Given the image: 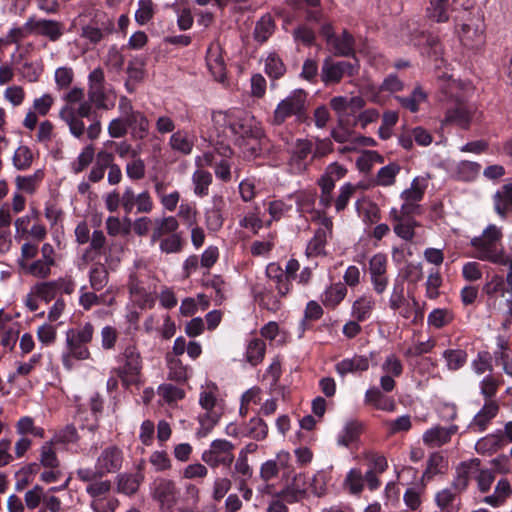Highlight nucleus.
I'll return each mask as SVG.
<instances>
[{
    "label": "nucleus",
    "mask_w": 512,
    "mask_h": 512,
    "mask_svg": "<svg viewBox=\"0 0 512 512\" xmlns=\"http://www.w3.org/2000/svg\"><path fill=\"white\" fill-rule=\"evenodd\" d=\"M39 461V466L42 465L45 468L57 469L59 467L60 462L51 442H47L41 447Z\"/></svg>",
    "instance_id": "nucleus-45"
},
{
    "label": "nucleus",
    "mask_w": 512,
    "mask_h": 512,
    "mask_svg": "<svg viewBox=\"0 0 512 512\" xmlns=\"http://www.w3.org/2000/svg\"><path fill=\"white\" fill-rule=\"evenodd\" d=\"M169 145L172 150L189 155L192 152L194 143L185 131L179 130L171 135Z\"/></svg>",
    "instance_id": "nucleus-29"
},
{
    "label": "nucleus",
    "mask_w": 512,
    "mask_h": 512,
    "mask_svg": "<svg viewBox=\"0 0 512 512\" xmlns=\"http://www.w3.org/2000/svg\"><path fill=\"white\" fill-rule=\"evenodd\" d=\"M365 402L378 410L393 411L395 409L394 400L385 396L377 387L369 388L366 391Z\"/></svg>",
    "instance_id": "nucleus-23"
},
{
    "label": "nucleus",
    "mask_w": 512,
    "mask_h": 512,
    "mask_svg": "<svg viewBox=\"0 0 512 512\" xmlns=\"http://www.w3.org/2000/svg\"><path fill=\"white\" fill-rule=\"evenodd\" d=\"M142 466H138V471L135 474H120L118 475V492L126 495H132L137 492L140 484L144 479L142 474Z\"/></svg>",
    "instance_id": "nucleus-21"
},
{
    "label": "nucleus",
    "mask_w": 512,
    "mask_h": 512,
    "mask_svg": "<svg viewBox=\"0 0 512 512\" xmlns=\"http://www.w3.org/2000/svg\"><path fill=\"white\" fill-rule=\"evenodd\" d=\"M207 66L217 81L223 82L225 80V64L222 56L219 53H213L211 50H209L207 56Z\"/></svg>",
    "instance_id": "nucleus-35"
},
{
    "label": "nucleus",
    "mask_w": 512,
    "mask_h": 512,
    "mask_svg": "<svg viewBox=\"0 0 512 512\" xmlns=\"http://www.w3.org/2000/svg\"><path fill=\"white\" fill-rule=\"evenodd\" d=\"M19 265L22 269H27V271L39 278H47L51 273L52 262L45 261L42 259H38L31 263L29 266L26 265L24 260H19Z\"/></svg>",
    "instance_id": "nucleus-37"
},
{
    "label": "nucleus",
    "mask_w": 512,
    "mask_h": 512,
    "mask_svg": "<svg viewBox=\"0 0 512 512\" xmlns=\"http://www.w3.org/2000/svg\"><path fill=\"white\" fill-rule=\"evenodd\" d=\"M495 209L499 214L512 210V184L503 187L495 195Z\"/></svg>",
    "instance_id": "nucleus-41"
},
{
    "label": "nucleus",
    "mask_w": 512,
    "mask_h": 512,
    "mask_svg": "<svg viewBox=\"0 0 512 512\" xmlns=\"http://www.w3.org/2000/svg\"><path fill=\"white\" fill-rule=\"evenodd\" d=\"M234 445L225 439H216L212 441L210 448L203 452L202 460L212 468L219 465L229 467L233 460Z\"/></svg>",
    "instance_id": "nucleus-7"
},
{
    "label": "nucleus",
    "mask_w": 512,
    "mask_h": 512,
    "mask_svg": "<svg viewBox=\"0 0 512 512\" xmlns=\"http://www.w3.org/2000/svg\"><path fill=\"white\" fill-rule=\"evenodd\" d=\"M159 241V248L162 253H179L183 249V239L180 233L175 232Z\"/></svg>",
    "instance_id": "nucleus-38"
},
{
    "label": "nucleus",
    "mask_w": 512,
    "mask_h": 512,
    "mask_svg": "<svg viewBox=\"0 0 512 512\" xmlns=\"http://www.w3.org/2000/svg\"><path fill=\"white\" fill-rule=\"evenodd\" d=\"M360 432L361 424L356 421H350L344 426L342 432L338 435L337 443L341 446L348 447L358 439Z\"/></svg>",
    "instance_id": "nucleus-34"
},
{
    "label": "nucleus",
    "mask_w": 512,
    "mask_h": 512,
    "mask_svg": "<svg viewBox=\"0 0 512 512\" xmlns=\"http://www.w3.org/2000/svg\"><path fill=\"white\" fill-rule=\"evenodd\" d=\"M450 370H457L466 362L467 354L463 350H446L443 354Z\"/></svg>",
    "instance_id": "nucleus-57"
},
{
    "label": "nucleus",
    "mask_w": 512,
    "mask_h": 512,
    "mask_svg": "<svg viewBox=\"0 0 512 512\" xmlns=\"http://www.w3.org/2000/svg\"><path fill=\"white\" fill-rule=\"evenodd\" d=\"M479 165L476 162L461 161L457 165L458 178L463 181H471L478 175Z\"/></svg>",
    "instance_id": "nucleus-54"
},
{
    "label": "nucleus",
    "mask_w": 512,
    "mask_h": 512,
    "mask_svg": "<svg viewBox=\"0 0 512 512\" xmlns=\"http://www.w3.org/2000/svg\"><path fill=\"white\" fill-rule=\"evenodd\" d=\"M179 222L174 216L163 218H155L153 220V228L150 242L156 243L158 240L177 232Z\"/></svg>",
    "instance_id": "nucleus-18"
},
{
    "label": "nucleus",
    "mask_w": 512,
    "mask_h": 512,
    "mask_svg": "<svg viewBox=\"0 0 512 512\" xmlns=\"http://www.w3.org/2000/svg\"><path fill=\"white\" fill-rule=\"evenodd\" d=\"M346 173L347 169L343 165L334 162L326 167L324 174L320 177L318 181L327 184L330 183L332 187H335L336 181L342 179L346 175Z\"/></svg>",
    "instance_id": "nucleus-40"
},
{
    "label": "nucleus",
    "mask_w": 512,
    "mask_h": 512,
    "mask_svg": "<svg viewBox=\"0 0 512 512\" xmlns=\"http://www.w3.org/2000/svg\"><path fill=\"white\" fill-rule=\"evenodd\" d=\"M405 305H408L407 300L404 297V285L402 282H395L392 293L389 298V307L393 311H397L404 307Z\"/></svg>",
    "instance_id": "nucleus-51"
},
{
    "label": "nucleus",
    "mask_w": 512,
    "mask_h": 512,
    "mask_svg": "<svg viewBox=\"0 0 512 512\" xmlns=\"http://www.w3.org/2000/svg\"><path fill=\"white\" fill-rule=\"evenodd\" d=\"M13 165L17 170L28 169L33 161V154L28 146H19L13 155Z\"/></svg>",
    "instance_id": "nucleus-42"
},
{
    "label": "nucleus",
    "mask_w": 512,
    "mask_h": 512,
    "mask_svg": "<svg viewBox=\"0 0 512 512\" xmlns=\"http://www.w3.org/2000/svg\"><path fill=\"white\" fill-rule=\"evenodd\" d=\"M325 244L326 232L323 229H318L306 247V254L308 256L321 254Z\"/></svg>",
    "instance_id": "nucleus-55"
},
{
    "label": "nucleus",
    "mask_w": 512,
    "mask_h": 512,
    "mask_svg": "<svg viewBox=\"0 0 512 512\" xmlns=\"http://www.w3.org/2000/svg\"><path fill=\"white\" fill-rule=\"evenodd\" d=\"M275 31V21L270 14H264L255 24L253 36L259 43L266 42Z\"/></svg>",
    "instance_id": "nucleus-25"
},
{
    "label": "nucleus",
    "mask_w": 512,
    "mask_h": 512,
    "mask_svg": "<svg viewBox=\"0 0 512 512\" xmlns=\"http://www.w3.org/2000/svg\"><path fill=\"white\" fill-rule=\"evenodd\" d=\"M374 305L375 301L371 296H362L354 301L352 305V316L358 322H364L370 318Z\"/></svg>",
    "instance_id": "nucleus-27"
},
{
    "label": "nucleus",
    "mask_w": 512,
    "mask_h": 512,
    "mask_svg": "<svg viewBox=\"0 0 512 512\" xmlns=\"http://www.w3.org/2000/svg\"><path fill=\"white\" fill-rule=\"evenodd\" d=\"M118 366L115 368L117 376L124 385L128 386L134 383L142 370V357L138 348L133 345H127L116 357Z\"/></svg>",
    "instance_id": "nucleus-3"
},
{
    "label": "nucleus",
    "mask_w": 512,
    "mask_h": 512,
    "mask_svg": "<svg viewBox=\"0 0 512 512\" xmlns=\"http://www.w3.org/2000/svg\"><path fill=\"white\" fill-rule=\"evenodd\" d=\"M153 498L159 502L163 511L171 512L178 499V490L174 481L165 478L155 480Z\"/></svg>",
    "instance_id": "nucleus-9"
},
{
    "label": "nucleus",
    "mask_w": 512,
    "mask_h": 512,
    "mask_svg": "<svg viewBox=\"0 0 512 512\" xmlns=\"http://www.w3.org/2000/svg\"><path fill=\"white\" fill-rule=\"evenodd\" d=\"M235 144L243 148L249 157H258L266 139L262 124L249 112L238 110L231 123Z\"/></svg>",
    "instance_id": "nucleus-1"
},
{
    "label": "nucleus",
    "mask_w": 512,
    "mask_h": 512,
    "mask_svg": "<svg viewBox=\"0 0 512 512\" xmlns=\"http://www.w3.org/2000/svg\"><path fill=\"white\" fill-rule=\"evenodd\" d=\"M254 301L262 309L277 311L280 308V301L273 293V286L270 283L257 282L251 287Z\"/></svg>",
    "instance_id": "nucleus-11"
},
{
    "label": "nucleus",
    "mask_w": 512,
    "mask_h": 512,
    "mask_svg": "<svg viewBox=\"0 0 512 512\" xmlns=\"http://www.w3.org/2000/svg\"><path fill=\"white\" fill-rule=\"evenodd\" d=\"M395 99L403 108L416 113L419 110V105L426 101L427 95L420 86H416L409 96H395Z\"/></svg>",
    "instance_id": "nucleus-28"
},
{
    "label": "nucleus",
    "mask_w": 512,
    "mask_h": 512,
    "mask_svg": "<svg viewBox=\"0 0 512 512\" xmlns=\"http://www.w3.org/2000/svg\"><path fill=\"white\" fill-rule=\"evenodd\" d=\"M220 154L224 158H221L219 161L211 153H205L203 159L207 166L214 168V173L218 179L228 182L231 179V164L227 157L232 155V149L229 146H225Z\"/></svg>",
    "instance_id": "nucleus-12"
},
{
    "label": "nucleus",
    "mask_w": 512,
    "mask_h": 512,
    "mask_svg": "<svg viewBox=\"0 0 512 512\" xmlns=\"http://www.w3.org/2000/svg\"><path fill=\"white\" fill-rule=\"evenodd\" d=\"M94 334V327L91 323L87 322L77 329H69L66 332V342L78 341L87 345L91 342Z\"/></svg>",
    "instance_id": "nucleus-32"
},
{
    "label": "nucleus",
    "mask_w": 512,
    "mask_h": 512,
    "mask_svg": "<svg viewBox=\"0 0 512 512\" xmlns=\"http://www.w3.org/2000/svg\"><path fill=\"white\" fill-rule=\"evenodd\" d=\"M355 190L356 187L351 183H345L340 188V194L335 200V208L338 212L344 210L347 207L348 202Z\"/></svg>",
    "instance_id": "nucleus-63"
},
{
    "label": "nucleus",
    "mask_w": 512,
    "mask_h": 512,
    "mask_svg": "<svg viewBox=\"0 0 512 512\" xmlns=\"http://www.w3.org/2000/svg\"><path fill=\"white\" fill-rule=\"evenodd\" d=\"M126 174L132 180H140L145 176V163L141 158H135L127 163Z\"/></svg>",
    "instance_id": "nucleus-64"
},
{
    "label": "nucleus",
    "mask_w": 512,
    "mask_h": 512,
    "mask_svg": "<svg viewBox=\"0 0 512 512\" xmlns=\"http://www.w3.org/2000/svg\"><path fill=\"white\" fill-rule=\"evenodd\" d=\"M448 457L442 451L433 452L427 460V466L423 472L422 483L432 480L436 475H443L448 471Z\"/></svg>",
    "instance_id": "nucleus-14"
},
{
    "label": "nucleus",
    "mask_w": 512,
    "mask_h": 512,
    "mask_svg": "<svg viewBox=\"0 0 512 512\" xmlns=\"http://www.w3.org/2000/svg\"><path fill=\"white\" fill-rule=\"evenodd\" d=\"M457 431L458 426L456 425H450L449 427L435 426L423 434V442L431 447H440L448 443Z\"/></svg>",
    "instance_id": "nucleus-15"
},
{
    "label": "nucleus",
    "mask_w": 512,
    "mask_h": 512,
    "mask_svg": "<svg viewBox=\"0 0 512 512\" xmlns=\"http://www.w3.org/2000/svg\"><path fill=\"white\" fill-rule=\"evenodd\" d=\"M41 178L42 172L38 170L35 174L30 176H17L15 182L19 190L25 191L27 193H33L36 188V183L40 181Z\"/></svg>",
    "instance_id": "nucleus-56"
},
{
    "label": "nucleus",
    "mask_w": 512,
    "mask_h": 512,
    "mask_svg": "<svg viewBox=\"0 0 512 512\" xmlns=\"http://www.w3.org/2000/svg\"><path fill=\"white\" fill-rule=\"evenodd\" d=\"M44 489L40 485H35L31 490L25 493L24 501L28 509H35L39 506L40 502L43 501Z\"/></svg>",
    "instance_id": "nucleus-61"
},
{
    "label": "nucleus",
    "mask_w": 512,
    "mask_h": 512,
    "mask_svg": "<svg viewBox=\"0 0 512 512\" xmlns=\"http://www.w3.org/2000/svg\"><path fill=\"white\" fill-rule=\"evenodd\" d=\"M505 444L504 433L499 430L494 434L482 438V451L493 453Z\"/></svg>",
    "instance_id": "nucleus-52"
},
{
    "label": "nucleus",
    "mask_w": 512,
    "mask_h": 512,
    "mask_svg": "<svg viewBox=\"0 0 512 512\" xmlns=\"http://www.w3.org/2000/svg\"><path fill=\"white\" fill-rule=\"evenodd\" d=\"M90 286L94 291H100L108 283V272L104 266H96L90 270Z\"/></svg>",
    "instance_id": "nucleus-47"
},
{
    "label": "nucleus",
    "mask_w": 512,
    "mask_h": 512,
    "mask_svg": "<svg viewBox=\"0 0 512 512\" xmlns=\"http://www.w3.org/2000/svg\"><path fill=\"white\" fill-rule=\"evenodd\" d=\"M452 10L450 0H430L426 7L425 16L431 22L446 23L449 21Z\"/></svg>",
    "instance_id": "nucleus-17"
},
{
    "label": "nucleus",
    "mask_w": 512,
    "mask_h": 512,
    "mask_svg": "<svg viewBox=\"0 0 512 512\" xmlns=\"http://www.w3.org/2000/svg\"><path fill=\"white\" fill-rule=\"evenodd\" d=\"M95 156V149L93 145L85 146L81 153L78 155L76 161L72 163V170L75 174L84 171L93 161Z\"/></svg>",
    "instance_id": "nucleus-43"
},
{
    "label": "nucleus",
    "mask_w": 512,
    "mask_h": 512,
    "mask_svg": "<svg viewBox=\"0 0 512 512\" xmlns=\"http://www.w3.org/2000/svg\"><path fill=\"white\" fill-rule=\"evenodd\" d=\"M369 359L366 356L354 355L352 358H345L335 365L336 372L345 377L347 374H356L367 371Z\"/></svg>",
    "instance_id": "nucleus-19"
},
{
    "label": "nucleus",
    "mask_w": 512,
    "mask_h": 512,
    "mask_svg": "<svg viewBox=\"0 0 512 512\" xmlns=\"http://www.w3.org/2000/svg\"><path fill=\"white\" fill-rule=\"evenodd\" d=\"M26 33H32L48 38L51 42L58 41L65 32V24L63 22L30 17L24 24Z\"/></svg>",
    "instance_id": "nucleus-6"
},
{
    "label": "nucleus",
    "mask_w": 512,
    "mask_h": 512,
    "mask_svg": "<svg viewBox=\"0 0 512 512\" xmlns=\"http://www.w3.org/2000/svg\"><path fill=\"white\" fill-rule=\"evenodd\" d=\"M265 72L273 79L284 76L286 67L282 59L276 53H270L265 61Z\"/></svg>",
    "instance_id": "nucleus-36"
},
{
    "label": "nucleus",
    "mask_w": 512,
    "mask_h": 512,
    "mask_svg": "<svg viewBox=\"0 0 512 512\" xmlns=\"http://www.w3.org/2000/svg\"><path fill=\"white\" fill-rule=\"evenodd\" d=\"M471 480H475L480 488V460L476 458L459 464L456 468V477L452 482V487L457 492H462Z\"/></svg>",
    "instance_id": "nucleus-8"
},
{
    "label": "nucleus",
    "mask_w": 512,
    "mask_h": 512,
    "mask_svg": "<svg viewBox=\"0 0 512 512\" xmlns=\"http://www.w3.org/2000/svg\"><path fill=\"white\" fill-rule=\"evenodd\" d=\"M336 56L355 58V39L346 29L340 35H336L329 45Z\"/></svg>",
    "instance_id": "nucleus-20"
},
{
    "label": "nucleus",
    "mask_w": 512,
    "mask_h": 512,
    "mask_svg": "<svg viewBox=\"0 0 512 512\" xmlns=\"http://www.w3.org/2000/svg\"><path fill=\"white\" fill-rule=\"evenodd\" d=\"M33 293L48 303L54 299L58 293L57 283L54 281L38 283L34 286Z\"/></svg>",
    "instance_id": "nucleus-48"
},
{
    "label": "nucleus",
    "mask_w": 512,
    "mask_h": 512,
    "mask_svg": "<svg viewBox=\"0 0 512 512\" xmlns=\"http://www.w3.org/2000/svg\"><path fill=\"white\" fill-rule=\"evenodd\" d=\"M351 130L348 119H338L337 126L331 130V137L338 143L349 141Z\"/></svg>",
    "instance_id": "nucleus-58"
},
{
    "label": "nucleus",
    "mask_w": 512,
    "mask_h": 512,
    "mask_svg": "<svg viewBox=\"0 0 512 512\" xmlns=\"http://www.w3.org/2000/svg\"><path fill=\"white\" fill-rule=\"evenodd\" d=\"M345 483L353 494H358L363 490V475L358 469H351L345 479Z\"/></svg>",
    "instance_id": "nucleus-60"
},
{
    "label": "nucleus",
    "mask_w": 512,
    "mask_h": 512,
    "mask_svg": "<svg viewBox=\"0 0 512 512\" xmlns=\"http://www.w3.org/2000/svg\"><path fill=\"white\" fill-rule=\"evenodd\" d=\"M40 470L38 463H29L15 473L16 483L15 489L22 491L32 480V476Z\"/></svg>",
    "instance_id": "nucleus-33"
},
{
    "label": "nucleus",
    "mask_w": 512,
    "mask_h": 512,
    "mask_svg": "<svg viewBox=\"0 0 512 512\" xmlns=\"http://www.w3.org/2000/svg\"><path fill=\"white\" fill-rule=\"evenodd\" d=\"M266 351L265 342L259 338L251 339L246 349V360L251 365H258L264 358Z\"/></svg>",
    "instance_id": "nucleus-30"
},
{
    "label": "nucleus",
    "mask_w": 512,
    "mask_h": 512,
    "mask_svg": "<svg viewBox=\"0 0 512 512\" xmlns=\"http://www.w3.org/2000/svg\"><path fill=\"white\" fill-rule=\"evenodd\" d=\"M126 123L134 139L143 140L148 136L149 120L141 111L126 119Z\"/></svg>",
    "instance_id": "nucleus-24"
},
{
    "label": "nucleus",
    "mask_w": 512,
    "mask_h": 512,
    "mask_svg": "<svg viewBox=\"0 0 512 512\" xmlns=\"http://www.w3.org/2000/svg\"><path fill=\"white\" fill-rule=\"evenodd\" d=\"M359 64L358 60L354 62L349 61H334L330 57L324 59L321 67V80L325 85L339 83L345 76H354L358 73Z\"/></svg>",
    "instance_id": "nucleus-4"
},
{
    "label": "nucleus",
    "mask_w": 512,
    "mask_h": 512,
    "mask_svg": "<svg viewBox=\"0 0 512 512\" xmlns=\"http://www.w3.org/2000/svg\"><path fill=\"white\" fill-rule=\"evenodd\" d=\"M225 201L223 196L214 195L212 197V207L208 208L205 212V220L207 228L210 231H218L224 223L223 209Z\"/></svg>",
    "instance_id": "nucleus-16"
},
{
    "label": "nucleus",
    "mask_w": 512,
    "mask_h": 512,
    "mask_svg": "<svg viewBox=\"0 0 512 512\" xmlns=\"http://www.w3.org/2000/svg\"><path fill=\"white\" fill-rule=\"evenodd\" d=\"M399 172L400 166L397 163H390L380 168L376 176L377 185L384 187L393 185Z\"/></svg>",
    "instance_id": "nucleus-39"
},
{
    "label": "nucleus",
    "mask_w": 512,
    "mask_h": 512,
    "mask_svg": "<svg viewBox=\"0 0 512 512\" xmlns=\"http://www.w3.org/2000/svg\"><path fill=\"white\" fill-rule=\"evenodd\" d=\"M484 259L500 264L506 262L502 232L495 225H489L482 233V260Z\"/></svg>",
    "instance_id": "nucleus-5"
},
{
    "label": "nucleus",
    "mask_w": 512,
    "mask_h": 512,
    "mask_svg": "<svg viewBox=\"0 0 512 512\" xmlns=\"http://www.w3.org/2000/svg\"><path fill=\"white\" fill-rule=\"evenodd\" d=\"M122 462V451L116 446H109L103 449L97 458L96 464L98 469L106 475L108 473L117 472L121 468Z\"/></svg>",
    "instance_id": "nucleus-13"
},
{
    "label": "nucleus",
    "mask_w": 512,
    "mask_h": 512,
    "mask_svg": "<svg viewBox=\"0 0 512 512\" xmlns=\"http://www.w3.org/2000/svg\"><path fill=\"white\" fill-rule=\"evenodd\" d=\"M392 218L398 223L394 226L395 234L406 241H411L415 235V231L411 229L410 224H406L396 209L391 210Z\"/></svg>",
    "instance_id": "nucleus-49"
},
{
    "label": "nucleus",
    "mask_w": 512,
    "mask_h": 512,
    "mask_svg": "<svg viewBox=\"0 0 512 512\" xmlns=\"http://www.w3.org/2000/svg\"><path fill=\"white\" fill-rule=\"evenodd\" d=\"M248 434L257 441L263 440L268 434V426L263 419L254 417L248 423Z\"/></svg>",
    "instance_id": "nucleus-53"
},
{
    "label": "nucleus",
    "mask_w": 512,
    "mask_h": 512,
    "mask_svg": "<svg viewBox=\"0 0 512 512\" xmlns=\"http://www.w3.org/2000/svg\"><path fill=\"white\" fill-rule=\"evenodd\" d=\"M425 188L426 185L420 186L418 178H415L411 183V187L401 193V198L404 201L419 202L424 197Z\"/></svg>",
    "instance_id": "nucleus-59"
},
{
    "label": "nucleus",
    "mask_w": 512,
    "mask_h": 512,
    "mask_svg": "<svg viewBox=\"0 0 512 512\" xmlns=\"http://www.w3.org/2000/svg\"><path fill=\"white\" fill-rule=\"evenodd\" d=\"M313 155V142L309 139H297L291 150L289 166L294 173L301 174L308 170L309 156Z\"/></svg>",
    "instance_id": "nucleus-10"
},
{
    "label": "nucleus",
    "mask_w": 512,
    "mask_h": 512,
    "mask_svg": "<svg viewBox=\"0 0 512 512\" xmlns=\"http://www.w3.org/2000/svg\"><path fill=\"white\" fill-rule=\"evenodd\" d=\"M387 271V256L383 253H377L369 261L370 275L380 276Z\"/></svg>",
    "instance_id": "nucleus-62"
},
{
    "label": "nucleus",
    "mask_w": 512,
    "mask_h": 512,
    "mask_svg": "<svg viewBox=\"0 0 512 512\" xmlns=\"http://www.w3.org/2000/svg\"><path fill=\"white\" fill-rule=\"evenodd\" d=\"M307 92L295 89L285 99L281 100L274 110L271 123L282 125L287 118L296 116L299 120L306 114Z\"/></svg>",
    "instance_id": "nucleus-2"
},
{
    "label": "nucleus",
    "mask_w": 512,
    "mask_h": 512,
    "mask_svg": "<svg viewBox=\"0 0 512 512\" xmlns=\"http://www.w3.org/2000/svg\"><path fill=\"white\" fill-rule=\"evenodd\" d=\"M499 351L495 352V362L501 365L503 370L512 376V354L510 353L507 342L500 340L498 344Z\"/></svg>",
    "instance_id": "nucleus-44"
},
{
    "label": "nucleus",
    "mask_w": 512,
    "mask_h": 512,
    "mask_svg": "<svg viewBox=\"0 0 512 512\" xmlns=\"http://www.w3.org/2000/svg\"><path fill=\"white\" fill-rule=\"evenodd\" d=\"M347 288L343 283L330 285L322 294L321 302L325 307H336L346 296Z\"/></svg>",
    "instance_id": "nucleus-26"
},
{
    "label": "nucleus",
    "mask_w": 512,
    "mask_h": 512,
    "mask_svg": "<svg viewBox=\"0 0 512 512\" xmlns=\"http://www.w3.org/2000/svg\"><path fill=\"white\" fill-rule=\"evenodd\" d=\"M194 193L199 197L208 195L209 186L212 183V174L206 170H196L192 176Z\"/></svg>",
    "instance_id": "nucleus-31"
},
{
    "label": "nucleus",
    "mask_w": 512,
    "mask_h": 512,
    "mask_svg": "<svg viewBox=\"0 0 512 512\" xmlns=\"http://www.w3.org/2000/svg\"><path fill=\"white\" fill-rule=\"evenodd\" d=\"M154 16L152 0H139L138 9L135 12V20L139 25L147 24Z\"/></svg>",
    "instance_id": "nucleus-50"
},
{
    "label": "nucleus",
    "mask_w": 512,
    "mask_h": 512,
    "mask_svg": "<svg viewBox=\"0 0 512 512\" xmlns=\"http://www.w3.org/2000/svg\"><path fill=\"white\" fill-rule=\"evenodd\" d=\"M59 117L68 125L70 133L76 137L80 138L86 128L83 122V118L76 116L73 112V107L70 105H65L59 112Z\"/></svg>",
    "instance_id": "nucleus-22"
},
{
    "label": "nucleus",
    "mask_w": 512,
    "mask_h": 512,
    "mask_svg": "<svg viewBox=\"0 0 512 512\" xmlns=\"http://www.w3.org/2000/svg\"><path fill=\"white\" fill-rule=\"evenodd\" d=\"M452 320L453 314L448 309H434L427 318L428 324L437 329L448 325Z\"/></svg>",
    "instance_id": "nucleus-46"
}]
</instances>
